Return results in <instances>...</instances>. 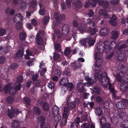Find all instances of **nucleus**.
Masks as SVG:
<instances>
[{
  "label": "nucleus",
  "mask_w": 128,
  "mask_h": 128,
  "mask_svg": "<svg viewBox=\"0 0 128 128\" xmlns=\"http://www.w3.org/2000/svg\"><path fill=\"white\" fill-rule=\"evenodd\" d=\"M33 111L34 114L38 116L40 113V109L38 107H34V108Z\"/></svg>",
  "instance_id": "36"
},
{
  "label": "nucleus",
  "mask_w": 128,
  "mask_h": 128,
  "mask_svg": "<svg viewBox=\"0 0 128 128\" xmlns=\"http://www.w3.org/2000/svg\"><path fill=\"white\" fill-rule=\"evenodd\" d=\"M110 80L108 76L103 78L102 81V84L104 87L106 88L107 87L108 84L109 85V89L110 92H112L114 97L116 98L115 92L114 88V85L110 82Z\"/></svg>",
  "instance_id": "3"
},
{
  "label": "nucleus",
  "mask_w": 128,
  "mask_h": 128,
  "mask_svg": "<svg viewBox=\"0 0 128 128\" xmlns=\"http://www.w3.org/2000/svg\"><path fill=\"white\" fill-rule=\"evenodd\" d=\"M89 0V1H88L86 3L85 6V7L88 8L90 4L93 7H95L98 0Z\"/></svg>",
  "instance_id": "14"
},
{
  "label": "nucleus",
  "mask_w": 128,
  "mask_h": 128,
  "mask_svg": "<svg viewBox=\"0 0 128 128\" xmlns=\"http://www.w3.org/2000/svg\"><path fill=\"white\" fill-rule=\"evenodd\" d=\"M109 42L108 40H105L103 42H100L98 44L96 48L100 53H102L104 51L106 52H109L110 48L108 45Z\"/></svg>",
  "instance_id": "2"
},
{
  "label": "nucleus",
  "mask_w": 128,
  "mask_h": 128,
  "mask_svg": "<svg viewBox=\"0 0 128 128\" xmlns=\"http://www.w3.org/2000/svg\"><path fill=\"white\" fill-rule=\"evenodd\" d=\"M116 108L119 109H122L124 108L125 106V104L124 102L121 101L118 102L116 104Z\"/></svg>",
  "instance_id": "19"
},
{
  "label": "nucleus",
  "mask_w": 128,
  "mask_h": 128,
  "mask_svg": "<svg viewBox=\"0 0 128 128\" xmlns=\"http://www.w3.org/2000/svg\"><path fill=\"white\" fill-rule=\"evenodd\" d=\"M38 34V36H39V38H42V37L43 36L44 34V32L41 30L39 31L37 34Z\"/></svg>",
  "instance_id": "62"
},
{
  "label": "nucleus",
  "mask_w": 128,
  "mask_h": 128,
  "mask_svg": "<svg viewBox=\"0 0 128 128\" xmlns=\"http://www.w3.org/2000/svg\"><path fill=\"white\" fill-rule=\"evenodd\" d=\"M6 31L5 29L0 28V36H3L4 35L6 34Z\"/></svg>",
  "instance_id": "51"
},
{
  "label": "nucleus",
  "mask_w": 128,
  "mask_h": 128,
  "mask_svg": "<svg viewBox=\"0 0 128 128\" xmlns=\"http://www.w3.org/2000/svg\"><path fill=\"white\" fill-rule=\"evenodd\" d=\"M69 28L68 25L65 24L63 26L62 29V32L63 35L64 36L67 35L68 33Z\"/></svg>",
  "instance_id": "12"
},
{
  "label": "nucleus",
  "mask_w": 128,
  "mask_h": 128,
  "mask_svg": "<svg viewBox=\"0 0 128 128\" xmlns=\"http://www.w3.org/2000/svg\"><path fill=\"white\" fill-rule=\"evenodd\" d=\"M96 36L93 37L91 35H89L87 37V43L89 45L91 46H93L95 42Z\"/></svg>",
  "instance_id": "10"
},
{
  "label": "nucleus",
  "mask_w": 128,
  "mask_h": 128,
  "mask_svg": "<svg viewBox=\"0 0 128 128\" xmlns=\"http://www.w3.org/2000/svg\"><path fill=\"white\" fill-rule=\"evenodd\" d=\"M121 126L122 128H128V121L125 120L123 121L121 123Z\"/></svg>",
  "instance_id": "30"
},
{
  "label": "nucleus",
  "mask_w": 128,
  "mask_h": 128,
  "mask_svg": "<svg viewBox=\"0 0 128 128\" xmlns=\"http://www.w3.org/2000/svg\"><path fill=\"white\" fill-rule=\"evenodd\" d=\"M20 84L17 85L16 88H10V84H9L6 85L4 88L5 92H9L10 94H14L16 93L17 90H19L20 88Z\"/></svg>",
  "instance_id": "5"
},
{
  "label": "nucleus",
  "mask_w": 128,
  "mask_h": 128,
  "mask_svg": "<svg viewBox=\"0 0 128 128\" xmlns=\"http://www.w3.org/2000/svg\"><path fill=\"white\" fill-rule=\"evenodd\" d=\"M95 112L96 115L98 116H101L103 113L102 109L98 107H97L95 108Z\"/></svg>",
  "instance_id": "24"
},
{
  "label": "nucleus",
  "mask_w": 128,
  "mask_h": 128,
  "mask_svg": "<svg viewBox=\"0 0 128 128\" xmlns=\"http://www.w3.org/2000/svg\"><path fill=\"white\" fill-rule=\"evenodd\" d=\"M42 83L39 80L35 81L34 83V86L35 87L40 86L42 85Z\"/></svg>",
  "instance_id": "44"
},
{
  "label": "nucleus",
  "mask_w": 128,
  "mask_h": 128,
  "mask_svg": "<svg viewBox=\"0 0 128 128\" xmlns=\"http://www.w3.org/2000/svg\"><path fill=\"white\" fill-rule=\"evenodd\" d=\"M111 38L112 40H116L119 35V32L116 30H114L111 32Z\"/></svg>",
  "instance_id": "17"
},
{
  "label": "nucleus",
  "mask_w": 128,
  "mask_h": 128,
  "mask_svg": "<svg viewBox=\"0 0 128 128\" xmlns=\"http://www.w3.org/2000/svg\"><path fill=\"white\" fill-rule=\"evenodd\" d=\"M111 121L114 124H117L118 121V118L115 116H113L111 118Z\"/></svg>",
  "instance_id": "31"
},
{
  "label": "nucleus",
  "mask_w": 128,
  "mask_h": 128,
  "mask_svg": "<svg viewBox=\"0 0 128 128\" xmlns=\"http://www.w3.org/2000/svg\"><path fill=\"white\" fill-rule=\"evenodd\" d=\"M88 82L85 83H84V85L85 86H87V87H90L91 86H92V82H96L95 80L94 81H91V80H86Z\"/></svg>",
  "instance_id": "40"
},
{
  "label": "nucleus",
  "mask_w": 128,
  "mask_h": 128,
  "mask_svg": "<svg viewBox=\"0 0 128 128\" xmlns=\"http://www.w3.org/2000/svg\"><path fill=\"white\" fill-rule=\"evenodd\" d=\"M97 31V30L95 28L92 29L90 27L88 29V32H90L91 34H95Z\"/></svg>",
  "instance_id": "37"
},
{
  "label": "nucleus",
  "mask_w": 128,
  "mask_h": 128,
  "mask_svg": "<svg viewBox=\"0 0 128 128\" xmlns=\"http://www.w3.org/2000/svg\"><path fill=\"white\" fill-rule=\"evenodd\" d=\"M127 46L126 44H124L121 45L118 48V50H124L125 51H126L128 50L127 49L126 50L125 49L127 48Z\"/></svg>",
  "instance_id": "41"
},
{
  "label": "nucleus",
  "mask_w": 128,
  "mask_h": 128,
  "mask_svg": "<svg viewBox=\"0 0 128 128\" xmlns=\"http://www.w3.org/2000/svg\"><path fill=\"white\" fill-rule=\"evenodd\" d=\"M68 82V80L67 78L63 77L60 80V84L62 85H66Z\"/></svg>",
  "instance_id": "20"
},
{
  "label": "nucleus",
  "mask_w": 128,
  "mask_h": 128,
  "mask_svg": "<svg viewBox=\"0 0 128 128\" xmlns=\"http://www.w3.org/2000/svg\"><path fill=\"white\" fill-rule=\"evenodd\" d=\"M54 34L57 36L58 38H60L61 37V35L59 30L58 29H56L54 30Z\"/></svg>",
  "instance_id": "50"
},
{
  "label": "nucleus",
  "mask_w": 128,
  "mask_h": 128,
  "mask_svg": "<svg viewBox=\"0 0 128 128\" xmlns=\"http://www.w3.org/2000/svg\"><path fill=\"white\" fill-rule=\"evenodd\" d=\"M52 110L53 115L59 114V108L56 106H54L52 108Z\"/></svg>",
  "instance_id": "27"
},
{
  "label": "nucleus",
  "mask_w": 128,
  "mask_h": 128,
  "mask_svg": "<svg viewBox=\"0 0 128 128\" xmlns=\"http://www.w3.org/2000/svg\"><path fill=\"white\" fill-rule=\"evenodd\" d=\"M37 5V2L36 0H32L30 3V8H33Z\"/></svg>",
  "instance_id": "45"
},
{
  "label": "nucleus",
  "mask_w": 128,
  "mask_h": 128,
  "mask_svg": "<svg viewBox=\"0 0 128 128\" xmlns=\"http://www.w3.org/2000/svg\"><path fill=\"white\" fill-rule=\"evenodd\" d=\"M50 18L48 16H45L44 17L43 22L45 24H46L49 22Z\"/></svg>",
  "instance_id": "53"
},
{
  "label": "nucleus",
  "mask_w": 128,
  "mask_h": 128,
  "mask_svg": "<svg viewBox=\"0 0 128 128\" xmlns=\"http://www.w3.org/2000/svg\"><path fill=\"white\" fill-rule=\"evenodd\" d=\"M71 65L74 70L80 68L81 66V64L78 62H73L71 63Z\"/></svg>",
  "instance_id": "16"
},
{
  "label": "nucleus",
  "mask_w": 128,
  "mask_h": 128,
  "mask_svg": "<svg viewBox=\"0 0 128 128\" xmlns=\"http://www.w3.org/2000/svg\"><path fill=\"white\" fill-rule=\"evenodd\" d=\"M82 128H95L94 126L91 122H84L81 126Z\"/></svg>",
  "instance_id": "15"
},
{
  "label": "nucleus",
  "mask_w": 128,
  "mask_h": 128,
  "mask_svg": "<svg viewBox=\"0 0 128 128\" xmlns=\"http://www.w3.org/2000/svg\"><path fill=\"white\" fill-rule=\"evenodd\" d=\"M14 99L13 97L12 96L8 97L7 99L6 100L9 103H11L14 101Z\"/></svg>",
  "instance_id": "57"
},
{
  "label": "nucleus",
  "mask_w": 128,
  "mask_h": 128,
  "mask_svg": "<svg viewBox=\"0 0 128 128\" xmlns=\"http://www.w3.org/2000/svg\"><path fill=\"white\" fill-rule=\"evenodd\" d=\"M78 125L75 122L72 123L70 125V128H77Z\"/></svg>",
  "instance_id": "64"
},
{
  "label": "nucleus",
  "mask_w": 128,
  "mask_h": 128,
  "mask_svg": "<svg viewBox=\"0 0 128 128\" xmlns=\"http://www.w3.org/2000/svg\"><path fill=\"white\" fill-rule=\"evenodd\" d=\"M68 110L69 111L72 110V109L74 108L76 106L75 104L72 102H70L67 103Z\"/></svg>",
  "instance_id": "26"
},
{
  "label": "nucleus",
  "mask_w": 128,
  "mask_h": 128,
  "mask_svg": "<svg viewBox=\"0 0 128 128\" xmlns=\"http://www.w3.org/2000/svg\"><path fill=\"white\" fill-rule=\"evenodd\" d=\"M116 41H112L110 42V46H109L110 48L109 51L110 49H114L115 48L116 46Z\"/></svg>",
  "instance_id": "34"
},
{
  "label": "nucleus",
  "mask_w": 128,
  "mask_h": 128,
  "mask_svg": "<svg viewBox=\"0 0 128 128\" xmlns=\"http://www.w3.org/2000/svg\"><path fill=\"white\" fill-rule=\"evenodd\" d=\"M17 23V24L16 25V29L18 30H19L22 29V24L20 22Z\"/></svg>",
  "instance_id": "58"
},
{
  "label": "nucleus",
  "mask_w": 128,
  "mask_h": 128,
  "mask_svg": "<svg viewBox=\"0 0 128 128\" xmlns=\"http://www.w3.org/2000/svg\"><path fill=\"white\" fill-rule=\"evenodd\" d=\"M41 128H50V126L48 123H46L44 124H40Z\"/></svg>",
  "instance_id": "61"
},
{
  "label": "nucleus",
  "mask_w": 128,
  "mask_h": 128,
  "mask_svg": "<svg viewBox=\"0 0 128 128\" xmlns=\"http://www.w3.org/2000/svg\"><path fill=\"white\" fill-rule=\"evenodd\" d=\"M39 5L40 6V9L39 10V13L40 15H43L46 12L44 8V7L42 4L39 3Z\"/></svg>",
  "instance_id": "22"
},
{
  "label": "nucleus",
  "mask_w": 128,
  "mask_h": 128,
  "mask_svg": "<svg viewBox=\"0 0 128 128\" xmlns=\"http://www.w3.org/2000/svg\"><path fill=\"white\" fill-rule=\"evenodd\" d=\"M11 110L8 109V116L10 118H12L14 117V113L16 115L19 113V112L16 108L14 107H11Z\"/></svg>",
  "instance_id": "7"
},
{
  "label": "nucleus",
  "mask_w": 128,
  "mask_h": 128,
  "mask_svg": "<svg viewBox=\"0 0 128 128\" xmlns=\"http://www.w3.org/2000/svg\"><path fill=\"white\" fill-rule=\"evenodd\" d=\"M42 107L44 110L45 111H47L49 109V105L48 103L46 102L43 103Z\"/></svg>",
  "instance_id": "38"
},
{
  "label": "nucleus",
  "mask_w": 128,
  "mask_h": 128,
  "mask_svg": "<svg viewBox=\"0 0 128 128\" xmlns=\"http://www.w3.org/2000/svg\"><path fill=\"white\" fill-rule=\"evenodd\" d=\"M24 17L22 14L18 13L16 14L14 16V20L16 23H20L23 21Z\"/></svg>",
  "instance_id": "9"
},
{
  "label": "nucleus",
  "mask_w": 128,
  "mask_h": 128,
  "mask_svg": "<svg viewBox=\"0 0 128 128\" xmlns=\"http://www.w3.org/2000/svg\"><path fill=\"white\" fill-rule=\"evenodd\" d=\"M93 90L95 94L98 95L100 93L101 89L98 86H96L94 87Z\"/></svg>",
  "instance_id": "29"
},
{
  "label": "nucleus",
  "mask_w": 128,
  "mask_h": 128,
  "mask_svg": "<svg viewBox=\"0 0 128 128\" xmlns=\"http://www.w3.org/2000/svg\"><path fill=\"white\" fill-rule=\"evenodd\" d=\"M116 80L118 82H121L122 81V78L121 76L119 74H117L115 76Z\"/></svg>",
  "instance_id": "54"
},
{
  "label": "nucleus",
  "mask_w": 128,
  "mask_h": 128,
  "mask_svg": "<svg viewBox=\"0 0 128 128\" xmlns=\"http://www.w3.org/2000/svg\"><path fill=\"white\" fill-rule=\"evenodd\" d=\"M100 124L103 125L106 123V119L105 117L102 116L100 120Z\"/></svg>",
  "instance_id": "47"
},
{
  "label": "nucleus",
  "mask_w": 128,
  "mask_h": 128,
  "mask_svg": "<svg viewBox=\"0 0 128 128\" xmlns=\"http://www.w3.org/2000/svg\"><path fill=\"white\" fill-rule=\"evenodd\" d=\"M24 54V51L23 49L21 48V50L18 51L16 54V56L18 58H20L23 56Z\"/></svg>",
  "instance_id": "33"
},
{
  "label": "nucleus",
  "mask_w": 128,
  "mask_h": 128,
  "mask_svg": "<svg viewBox=\"0 0 128 128\" xmlns=\"http://www.w3.org/2000/svg\"><path fill=\"white\" fill-rule=\"evenodd\" d=\"M48 86L52 90L54 88V84L53 82H50L48 83Z\"/></svg>",
  "instance_id": "55"
},
{
  "label": "nucleus",
  "mask_w": 128,
  "mask_h": 128,
  "mask_svg": "<svg viewBox=\"0 0 128 128\" xmlns=\"http://www.w3.org/2000/svg\"><path fill=\"white\" fill-rule=\"evenodd\" d=\"M82 2L79 0L76 2L75 4V6L78 8H80L82 6Z\"/></svg>",
  "instance_id": "52"
},
{
  "label": "nucleus",
  "mask_w": 128,
  "mask_h": 128,
  "mask_svg": "<svg viewBox=\"0 0 128 128\" xmlns=\"http://www.w3.org/2000/svg\"><path fill=\"white\" fill-rule=\"evenodd\" d=\"M108 9L109 10L107 11L105 10L100 9L98 12L101 15L103 16L104 18H109L110 17V16L107 13V12H110V11L109 10L110 9L108 8Z\"/></svg>",
  "instance_id": "11"
},
{
  "label": "nucleus",
  "mask_w": 128,
  "mask_h": 128,
  "mask_svg": "<svg viewBox=\"0 0 128 128\" xmlns=\"http://www.w3.org/2000/svg\"><path fill=\"white\" fill-rule=\"evenodd\" d=\"M26 35L25 33L24 32H22L20 34L19 37L22 40H24L26 38Z\"/></svg>",
  "instance_id": "43"
},
{
  "label": "nucleus",
  "mask_w": 128,
  "mask_h": 128,
  "mask_svg": "<svg viewBox=\"0 0 128 128\" xmlns=\"http://www.w3.org/2000/svg\"><path fill=\"white\" fill-rule=\"evenodd\" d=\"M99 70H94L96 71L95 73V75L92 74L91 76V78H90L88 76H85V79L86 80H91L93 81H96V79L97 78L100 81H101L102 83V80L104 78L108 76L106 72L104 73L105 76L102 77V73L101 71Z\"/></svg>",
  "instance_id": "1"
},
{
  "label": "nucleus",
  "mask_w": 128,
  "mask_h": 128,
  "mask_svg": "<svg viewBox=\"0 0 128 128\" xmlns=\"http://www.w3.org/2000/svg\"><path fill=\"white\" fill-rule=\"evenodd\" d=\"M38 34H37L36 38L37 44L40 45H42L44 43V41L42 38H39Z\"/></svg>",
  "instance_id": "25"
},
{
  "label": "nucleus",
  "mask_w": 128,
  "mask_h": 128,
  "mask_svg": "<svg viewBox=\"0 0 128 128\" xmlns=\"http://www.w3.org/2000/svg\"><path fill=\"white\" fill-rule=\"evenodd\" d=\"M24 100L26 104L28 105H29L30 104V100L29 98L25 97L24 98Z\"/></svg>",
  "instance_id": "59"
},
{
  "label": "nucleus",
  "mask_w": 128,
  "mask_h": 128,
  "mask_svg": "<svg viewBox=\"0 0 128 128\" xmlns=\"http://www.w3.org/2000/svg\"><path fill=\"white\" fill-rule=\"evenodd\" d=\"M108 30L107 28H103L100 29L99 32L101 36H105L108 34Z\"/></svg>",
  "instance_id": "18"
},
{
  "label": "nucleus",
  "mask_w": 128,
  "mask_h": 128,
  "mask_svg": "<svg viewBox=\"0 0 128 128\" xmlns=\"http://www.w3.org/2000/svg\"><path fill=\"white\" fill-rule=\"evenodd\" d=\"M72 24L74 27L78 28V30L81 33H84L86 30L85 25L80 23H78V22L76 20H73Z\"/></svg>",
  "instance_id": "6"
},
{
  "label": "nucleus",
  "mask_w": 128,
  "mask_h": 128,
  "mask_svg": "<svg viewBox=\"0 0 128 128\" xmlns=\"http://www.w3.org/2000/svg\"><path fill=\"white\" fill-rule=\"evenodd\" d=\"M71 52L70 48V47L67 48L65 50L64 53L66 56H68L69 55Z\"/></svg>",
  "instance_id": "46"
},
{
  "label": "nucleus",
  "mask_w": 128,
  "mask_h": 128,
  "mask_svg": "<svg viewBox=\"0 0 128 128\" xmlns=\"http://www.w3.org/2000/svg\"><path fill=\"white\" fill-rule=\"evenodd\" d=\"M126 56L125 54L124 53H120L118 57V59L120 61H122L125 58Z\"/></svg>",
  "instance_id": "39"
},
{
  "label": "nucleus",
  "mask_w": 128,
  "mask_h": 128,
  "mask_svg": "<svg viewBox=\"0 0 128 128\" xmlns=\"http://www.w3.org/2000/svg\"><path fill=\"white\" fill-rule=\"evenodd\" d=\"M54 120L55 121L56 123V125L55 126L57 125L58 123L60 120L61 117L60 116V115L59 114L57 115H54Z\"/></svg>",
  "instance_id": "28"
},
{
  "label": "nucleus",
  "mask_w": 128,
  "mask_h": 128,
  "mask_svg": "<svg viewBox=\"0 0 128 128\" xmlns=\"http://www.w3.org/2000/svg\"><path fill=\"white\" fill-rule=\"evenodd\" d=\"M20 8L22 10L25 9L26 7V4L25 2H21L20 4Z\"/></svg>",
  "instance_id": "42"
},
{
  "label": "nucleus",
  "mask_w": 128,
  "mask_h": 128,
  "mask_svg": "<svg viewBox=\"0 0 128 128\" xmlns=\"http://www.w3.org/2000/svg\"><path fill=\"white\" fill-rule=\"evenodd\" d=\"M12 127L16 128L20 125L19 122L17 120L13 121L12 122Z\"/></svg>",
  "instance_id": "35"
},
{
  "label": "nucleus",
  "mask_w": 128,
  "mask_h": 128,
  "mask_svg": "<svg viewBox=\"0 0 128 128\" xmlns=\"http://www.w3.org/2000/svg\"><path fill=\"white\" fill-rule=\"evenodd\" d=\"M60 55L58 54L54 53V54L53 59L56 61H58L60 58Z\"/></svg>",
  "instance_id": "49"
},
{
  "label": "nucleus",
  "mask_w": 128,
  "mask_h": 128,
  "mask_svg": "<svg viewBox=\"0 0 128 128\" xmlns=\"http://www.w3.org/2000/svg\"><path fill=\"white\" fill-rule=\"evenodd\" d=\"M59 68H60L58 67H56L54 72V75L57 76L58 77H60L61 76V72Z\"/></svg>",
  "instance_id": "21"
},
{
  "label": "nucleus",
  "mask_w": 128,
  "mask_h": 128,
  "mask_svg": "<svg viewBox=\"0 0 128 128\" xmlns=\"http://www.w3.org/2000/svg\"><path fill=\"white\" fill-rule=\"evenodd\" d=\"M68 110V108L66 106L64 107L62 114V118L67 120L70 112V111Z\"/></svg>",
  "instance_id": "13"
},
{
  "label": "nucleus",
  "mask_w": 128,
  "mask_h": 128,
  "mask_svg": "<svg viewBox=\"0 0 128 128\" xmlns=\"http://www.w3.org/2000/svg\"><path fill=\"white\" fill-rule=\"evenodd\" d=\"M38 121L39 123L40 124H42L45 121L44 118L42 116H39L38 118Z\"/></svg>",
  "instance_id": "32"
},
{
  "label": "nucleus",
  "mask_w": 128,
  "mask_h": 128,
  "mask_svg": "<svg viewBox=\"0 0 128 128\" xmlns=\"http://www.w3.org/2000/svg\"><path fill=\"white\" fill-rule=\"evenodd\" d=\"M99 54L96 52L94 54V59L96 61L95 64L92 66V69L94 70H99L102 69L101 66L103 62V60L99 56Z\"/></svg>",
  "instance_id": "4"
},
{
  "label": "nucleus",
  "mask_w": 128,
  "mask_h": 128,
  "mask_svg": "<svg viewBox=\"0 0 128 128\" xmlns=\"http://www.w3.org/2000/svg\"><path fill=\"white\" fill-rule=\"evenodd\" d=\"M55 48L58 51L60 52L61 50V46L60 45L58 44H55Z\"/></svg>",
  "instance_id": "56"
},
{
  "label": "nucleus",
  "mask_w": 128,
  "mask_h": 128,
  "mask_svg": "<svg viewBox=\"0 0 128 128\" xmlns=\"http://www.w3.org/2000/svg\"><path fill=\"white\" fill-rule=\"evenodd\" d=\"M77 88L79 91L80 92H82L84 90V84L82 83H78Z\"/></svg>",
  "instance_id": "23"
},
{
  "label": "nucleus",
  "mask_w": 128,
  "mask_h": 128,
  "mask_svg": "<svg viewBox=\"0 0 128 128\" xmlns=\"http://www.w3.org/2000/svg\"><path fill=\"white\" fill-rule=\"evenodd\" d=\"M67 122V120L64 118H62L60 126H64L65 125Z\"/></svg>",
  "instance_id": "63"
},
{
  "label": "nucleus",
  "mask_w": 128,
  "mask_h": 128,
  "mask_svg": "<svg viewBox=\"0 0 128 128\" xmlns=\"http://www.w3.org/2000/svg\"><path fill=\"white\" fill-rule=\"evenodd\" d=\"M67 87L69 88L70 91H71L72 89L74 88V85L72 83H70L68 84Z\"/></svg>",
  "instance_id": "60"
},
{
  "label": "nucleus",
  "mask_w": 128,
  "mask_h": 128,
  "mask_svg": "<svg viewBox=\"0 0 128 128\" xmlns=\"http://www.w3.org/2000/svg\"><path fill=\"white\" fill-rule=\"evenodd\" d=\"M82 46H85L86 45V43L87 42V37L86 38L81 40L80 42Z\"/></svg>",
  "instance_id": "48"
},
{
  "label": "nucleus",
  "mask_w": 128,
  "mask_h": 128,
  "mask_svg": "<svg viewBox=\"0 0 128 128\" xmlns=\"http://www.w3.org/2000/svg\"><path fill=\"white\" fill-rule=\"evenodd\" d=\"M125 76L127 77V81L125 82H123L120 84V88L122 92L125 91L128 89V75L124 76V77Z\"/></svg>",
  "instance_id": "8"
}]
</instances>
